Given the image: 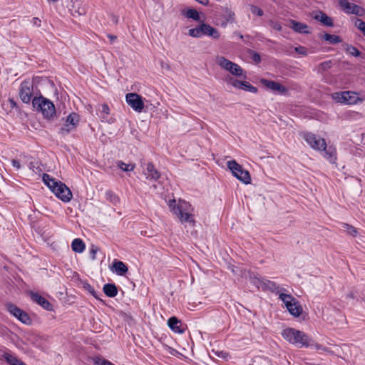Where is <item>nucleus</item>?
<instances>
[{
	"mask_svg": "<svg viewBox=\"0 0 365 365\" xmlns=\"http://www.w3.org/2000/svg\"><path fill=\"white\" fill-rule=\"evenodd\" d=\"M3 357L11 365H26L24 362L9 353H4Z\"/></svg>",
	"mask_w": 365,
	"mask_h": 365,
	"instance_id": "27",
	"label": "nucleus"
},
{
	"mask_svg": "<svg viewBox=\"0 0 365 365\" xmlns=\"http://www.w3.org/2000/svg\"><path fill=\"white\" fill-rule=\"evenodd\" d=\"M33 93V84L29 81H24L20 86L19 96L25 103H29Z\"/></svg>",
	"mask_w": 365,
	"mask_h": 365,
	"instance_id": "12",
	"label": "nucleus"
},
{
	"mask_svg": "<svg viewBox=\"0 0 365 365\" xmlns=\"http://www.w3.org/2000/svg\"><path fill=\"white\" fill-rule=\"evenodd\" d=\"M43 181L63 202H68L72 199L73 195L71 190L62 182L56 180L46 173L43 175Z\"/></svg>",
	"mask_w": 365,
	"mask_h": 365,
	"instance_id": "2",
	"label": "nucleus"
},
{
	"mask_svg": "<svg viewBox=\"0 0 365 365\" xmlns=\"http://www.w3.org/2000/svg\"><path fill=\"white\" fill-rule=\"evenodd\" d=\"M342 227L344 229H345V230L346 231V232L349 235H351L353 237H355L356 235V234H357L356 229L354 227H353V226H351V225H350L349 224L344 223L342 225Z\"/></svg>",
	"mask_w": 365,
	"mask_h": 365,
	"instance_id": "40",
	"label": "nucleus"
},
{
	"mask_svg": "<svg viewBox=\"0 0 365 365\" xmlns=\"http://www.w3.org/2000/svg\"><path fill=\"white\" fill-rule=\"evenodd\" d=\"M29 168L33 170V171L36 172L34 168H35V165H34V162H31L29 163Z\"/></svg>",
	"mask_w": 365,
	"mask_h": 365,
	"instance_id": "56",
	"label": "nucleus"
},
{
	"mask_svg": "<svg viewBox=\"0 0 365 365\" xmlns=\"http://www.w3.org/2000/svg\"><path fill=\"white\" fill-rule=\"evenodd\" d=\"M6 307L7 311L14 317L17 318L21 322L27 325L31 324L32 320L26 312L12 303L7 304Z\"/></svg>",
	"mask_w": 365,
	"mask_h": 365,
	"instance_id": "8",
	"label": "nucleus"
},
{
	"mask_svg": "<svg viewBox=\"0 0 365 365\" xmlns=\"http://www.w3.org/2000/svg\"><path fill=\"white\" fill-rule=\"evenodd\" d=\"M188 34L190 36L195 37V38H200V37L202 36L203 35H202V24L198 27H196L194 29H190L188 31Z\"/></svg>",
	"mask_w": 365,
	"mask_h": 365,
	"instance_id": "33",
	"label": "nucleus"
},
{
	"mask_svg": "<svg viewBox=\"0 0 365 365\" xmlns=\"http://www.w3.org/2000/svg\"><path fill=\"white\" fill-rule=\"evenodd\" d=\"M103 289L105 294L109 297H114L118 294L117 287L114 284H106Z\"/></svg>",
	"mask_w": 365,
	"mask_h": 365,
	"instance_id": "26",
	"label": "nucleus"
},
{
	"mask_svg": "<svg viewBox=\"0 0 365 365\" xmlns=\"http://www.w3.org/2000/svg\"><path fill=\"white\" fill-rule=\"evenodd\" d=\"M98 247H96V245H92L91 247V250H90V255H91V257L92 259H96V253L98 252Z\"/></svg>",
	"mask_w": 365,
	"mask_h": 365,
	"instance_id": "50",
	"label": "nucleus"
},
{
	"mask_svg": "<svg viewBox=\"0 0 365 365\" xmlns=\"http://www.w3.org/2000/svg\"><path fill=\"white\" fill-rule=\"evenodd\" d=\"M323 39L329 41L331 44H336L342 41L340 36L329 34H325L323 36Z\"/></svg>",
	"mask_w": 365,
	"mask_h": 365,
	"instance_id": "30",
	"label": "nucleus"
},
{
	"mask_svg": "<svg viewBox=\"0 0 365 365\" xmlns=\"http://www.w3.org/2000/svg\"><path fill=\"white\" fill-rule=\"evenodd\" d=\"M295 51L299 54H302L303 56L307 55V49L304 46H298L295 47L294 48Z\"/></svg>",
	"mask_w": 365,
	"mask_h": 365,
	"instance_id": "49",
	"label": "nucleus"
},
{
	"mask_svg": "<svg viewBox=\"0 0 365 365\" xmlns=\"http://www.w3.org/2000/svg\"><path fill=\"white\" fill-rule=\"evenodd\" d=\"M118 166L119 168H120L123 171H131V170H133V169L135 168V165L134 164H126L122 161H118Z\"/></svg>",
	"mask_w": 365,
	"mask_h": 365,
	"instance_id": "38",
	"label": "nucleus"
},
{
	"mask_svg": "<svg viewBox=\"0 0 365 365\" xmlns=\"http://www.w3.org/2000/svg\"><path fill=\"white\" fill-rule=\"evenodd\" d=\"M85 288L86 289V290H88V292L91 294L96 299H98V293L96 292V290L94 289V288L93 287H91L90 284H87L86 286H85Z\"/></svg>",
	"mask_w": 365,
	"mask_h": 365,
	"instance_id": "45",
	"label": "nucleus"
},
{
	"mask_svg": "<svg viewBox=\"0 0 365 365\" xmlns=\"http://www.w3.org/2000/svg\"><path fill=\"white\" fill-rule=\"evenodd\" d=\"M180 322L175 317H172L168 321L169 327L175 332L182 334L185 331V329L182 327V325H178Z\"/></svg>",
	"mask_w": 365,
	"mask_h": 365,
	"instance_id": "21",
	"label": "nucleus"
},
{
	"mask_svg": "<svg viewBox=\"0 0 365 365\" xmlns=\"http://www.w3.org/2000/svg\"><path fill=\"white\" fill-rule=\"evenodd\" d=\"M30 295L32 300L41 305L43 308L48 311L52 310V304L46 299L34 292H31Z\"/></svg>",
	"mask_w": 365,
	"mask_h": 365,
	"instance_id": "16",
	"label": "nucleus"
},
{
	"mask_svg": "<svg viewBox=\"0 0 365 365\" xmlns=\"http://www.w3.org/2000/svg\"><path fill=\"white\" fill-rule=\"evenodd\" d=\"M93 362L96 365H115L110 361L101 357H95L93 359Z\"/></svg>",
	"mask_w": 365,
	"mask_h": 365,
	"instance_id": "41",
	"label": "nucleus"
},
{
	"mask_svg": "<svg viewBox=\"0 0 365 365\" xmlns=\"http://www.w3.org/2000/svg\"><path fill=\"white\" fill-rule=\"evenodd\" d=\"M304 139L314 150H321L322 148H326L325 140L319 136H317L314 133H305Z\"/></svg>",
	"mask_w": 365,
	"mask_h": 365,
	"instance_id": "11",
	"label": "nucleus"
},
{
	"mask_svg": "<svg viewBox=\"0 0 365 365\" xmlns=\"http://www.w3.org/2000/svg\"><path fill=\"white\" fill-rule=\"evenodd\" d=\"M313 19L321 22L324 26L330 27L334 26L333 19L322 11H316L313 16Z\"/></svg>",
	"mask_w": 365,
	"mask_h": 365,
	"instance_id": "15",
	"label": "nucleus"
},
{
	"mask_svg": "<svg viewBox=\"0 0 365 365\" xmlns=\"http://www.w3.org/2000/svg\"><path fill=\"white\" fill-rule=\"evenodd\" d=\"M235 17L234 12L229 11L227 13V20H233Z\"/></svg>",
	"mask_w": 365,
	"mask_h": 365,
	"instance_id": "53",
	"label": "nucleus"
},
{
	"mask_svg": "<svg viewBox=\"0 0 365 365\" xmlns=\"http://www.w3.org/2000/svg\"><path fill=\"white\" fill-rule=\"evenodd\" d=\"M354 297H354V294L352 292H349V294H347V295H346V298L354 299Z\"/></svg>",
	"mask_w": 365,
	"mask_h": 365,
	"instance_id": "55",
	"label": "nucleus"
},
{
	"mask_svg": "<svg viewBox=\"0 0 365 365\" xmlns=\"http://www.w3.org/2000/svg\"><path fill=\"white\" fill-rule=\"evenodd\" d=\"M185 15L188 19H192L195 20V21H199L200 20L199 13L195 9H187L185 11Z\"/></svg>",
	"mask_w": 365,
	"mask_h": 365,
	"instance_id": "34",
	"label": "nucleus"
},
{
	"mask_svg": "<svg viewBox=\"0 0 365 365\" xmlns=\"http://www.w3.org/2000/svg\"><path fill=\"white\" fill-rule=\"evenodd\" d=\"M339 4L346 14H355L358 16H363L365 14V9L363 7L350 3L347 0H339Z\"/></svg>",
	"mask_w": 365,
	"mask_h": 365,
	"instance_id": "10",
	"label": "nucleus"
},
{
	"mask_svg": "<svg viewBox=\"0 0 365 365\" xmlns=\"http://www.w3.org/2000/svg\"><path fill=\"white\" fill-rule=\"evenodd\" d=\"M145 178L149 180H157L160 176V173L155 168L152 163H148L145 165V168L143 171Z\"/></svg>",
	"mask_w": 365,
	"mask_h": 365,
	"instance_id": "14",
	"label": "nucleus"
},
{
	"mask_svg": "<svg viewBox=\"0 0 365 365\" xmlns=\"http://www.w3.org/2000/svg\"><path fill=\"white\" fill-rule=\"evenodd\" d=\"M269 26L274 30H277V31H281L282 27V25L277 22V21H269Z\"/></svg>",
	"mask_w": 365,
	"mask_h": 365,
	"instance_id": "46",
	"label": "nucleus"
},
{
	"mask_svg": "<svg viewBox=\"0 0 365 365\" xmlns=\"http://www.w3.org/2000/svg\"><path fill=\"white\" fill-rule=\"evenodd\" d=\"M250 53L252 54V58L253 61L258 63L261 61V57L259 54L254 51H250Z\"/></svg>",
	"mask_w": 365,
	"mask_h": 365,
	"instance_id": "48",
	"label": "nucleus"
},
{
	"mask_svg": "<svg viewBox=\"0 0 365 365\" xmlns=\"http://www.w3.org/2000/svg\"><path fill=\"white\" fill-rule=\"evenodd\" d=\"M71 5H68L69 10L72 14H78L79 16L85 14L86 11L80 0H71Z\"/></svg>",
	"mask_w": 365,
	"mask_h": 365,
	"instance_id": "17",
	"label": "nucleus"
},
{
	"mask_svg": "<svg viewBox=\"0 0 365 365\" xmlns=\"http://www.w3.org/2000/svg\"><path fill=\"white\" fill-rule=\"evenodd\" d=\"M282 337L289 343L297 347H308L311 344V339L304 332L294 328H286L282 331Z\"/></svg>",
	"mask_w": 365,
	"mask_h": 365,
	"instance_id": "3",
	"label": "nucleus"
},
{
	"mask_svg": "<svg viewBox=\"0 0 365 365\" xmlns=\"http://www.w3.org/2000/svg\"><path fill=\"white\" fill-rule=\"evenodd\" d=\"M128 267L124 262L115 260L113 262L111 270L115 272L118 275H124L128 272Z\"/></svg>",
	"mask_w": 365,
	"mask_h": 365,
	"instance_id": "20",
	"label": "nucleus"
},
{
	"mask_svg": "<svg viewBox=\"0 0 365 365\" xmlns=\"http://www.w3.org/2000/svg\"><path fill=\"white\" fill-rule=\"evenodd\" d=\"M241 90L249 91V92H251L253 93H255L257 92V88L256 87L251 85L249 82L244 81H243V83H242V85L241 87Z\"/></svg>",
	"mask_w": 365,
	"mask_h": 365,
	"instance_id": "36",
	"label": "nucleus"
},
{
	"mask_svg": "<svg viewBox=\"0 0 365 365\" xmlns=\"http://www.w3.org/2000/svg\"><path fill=\"white\" fill-rule=\"evenodd\" d=\"M290 27L297 33L307 34L311 33L308 30V26L306 24L298 22L295 20H290Z\"/></svg>",
	"mask_w": 365,
	"mask_h": 365,
	"instance_id": "19",
	"label": "nucleus"
},
{
	"mask_svg": "<svg viewBox=\"0 0 365 365\" xmlns=\"http://www.w3.org/2000/svg\"><path fill=\"white\" fill-rule=\"evenodd\" d=\"M331 67V62L330 61H324L319 65V71H324Z\"/></svg>",
	"mask_w": 365,
	"mask_h": 365,
	"instance_id": "43",
	"label": "nucleus"
},
{
	"mask_svg": "<svg viewBox=\"0 0 365 365\" xmlns=\"http://www.w3.org/2000/svg\"><path fill=\"white\" fill-rule=\"evenodd\" d=\"M227 84L232 85L233 87L241 89L243 81H239L232 76H227L225 79Z\"/></svg>",
	"mask_w": 365,
	"mask_h": 365,
	"instance_id": "31",
	"label": "nucleus"
},
{
	"mask_svg": "<svg viewBox=\"0 0 365 365\" xmlns=\"http://www.w3.org/2000/svg\"><path fill=\"white\" fill-rule=\"evenodd\" d=\"M264 284L266 288L269 289L272 292H279V287L277 285V284L270 280H266L264 282Z\"/></svg>",
	"mask_w": 365,
	"mask_h": 365,
	"instance_id": "39",
	"label": "nucleus"
},
{
	"mask_svg": "<svg viewBox=\"0 0 365 365\" xmlns=\"http://www.w3.org/2000/svg\"><path fill=\"white\" fill-rule=\"evenodd\" d=\"M75 129H76V128L71 126V125L65 123L63 124V125L59 130V133L62 135H66Z\"/></svg>",
	"mask_w": 365,
	"mask_h": 365,
	"instance_id": "37",
	"label": "nucleus"
},
{
	"mask_svg": "<svg viewBox=\"0 0 365 365\" xmlns=\"http://www.w3.org/2000/svg\"><path fill=\"white\" fill-rule=\"evenodd\" d=\"M279 298L284 302L287 310L289 309V308L292 307L293 302H296L297 301L291 294H287L284 293H280L279 295Z\"/></svg>",
	"mask_w": 365,
	"mask_h": 365,
	"instance_id": "23",
	"label": "nucleus"
},
{
	"mask_svg": "<svg viewBox=\"0 0 365 365\" xmlns=\"http://www.w3.org/2000/svg\"><path fill=\"white\" fill-rule=\"evenodd\" d=\"M99 111L101 113V121H108V115L110 113V108L108 106L106 103L101 105V109H99Z\"/></svg>",
	"mask_w": 365,
	"mask_h": 365,
	"instance_id": "32",
	"label": "nucleus"
},
{
	"mask_svg": "<svg viewBox=\"0 0 365 365\" xmlns=\"http://www.w3.org/2000/svg\"><path fill=\"white\" fill-rule=\"evenodd\" d=\"M79 122V115L76 113H70L66 120V123L71 125L74 128H76Z\"/></svg>",
	"mask_w": 365,
	"mask_h": 365,
	"instance_id": "28",
	"label": "nucleus"
},
{
	"mask_svg": "<svg viewBox=\"0 0 365 365\" xmlns=\"http://www.w3.org/2000/svg\"><path fill=\"white\" fill-rule=\"evenodd\" d=\"M215 63L222 69L228 71L232 76L236 77H246L244 75L243 69L237 63L230 61L222 56H217L215 58Z\"/></svg>",
	"mask_w": 365,
	"mask_h": 365,
	"instance_id": "5",
	"label": "nucleus"
},
{
	"mask_svg": "<svg viewBox=\"0 0 365 365\" xmlns=\"http://www.w3.org/2000/svg\"><path fill=\"white\" fill-rule=\"evenodd\" d=\"M347 51L352 56L358 57L361 56V52L354 46H349L347 48Z\"/></svg>",
	"mask_w": 365,
	"mask_h": 365,
	"instance_id": "44",
	"label": "nucleus"
},
{
	"mask_svg": "<svg viewBox=\"0 0 365 365\" xmlns=\"http://www.w3.org/2000/svg\"><path fill=\"white\" fill-rule=\"evenodd\" d=\"M279 298L284 302L287 310L289 309V308L292 307L293 302H296L297 301L291 294H287L284 293H280L279 295Z\"/></svg>",
	"mask_w": 365,
	"mask_h": 365,
	"instance_id": "24",
	"label": "nucleus"
},
{
	"mask_svg": "<svg viewBox=\"0 0 365 365\" xmlns=\"http://www.w3.org/2000/svg\"><path fill=\"white\" fill-rule=\"evenodd\" d=\"M288 311L292 315L299 317L302 313V307L299 302L297 301L292 303V307L289 308Z\"/></svg>",
	"mask_w": 365,
	"mask_h": 365,
	"instance_id": "29",
	"label": "nucleus"
},
{
	"mask_svg": "<svg viewBox=\"0 0 365 365\" xmlns=\"http://www.w3.org/2000/svg\"><path fill=\"white\" fill-rule=\"evenodd\" d=\"M235 34L239 36L240 38L241 39H243L244 38V36L240 34V33H238V32H235L234 33Z\"/></svg>",
	"mask_w": 365,
	"mask_h": 365,
	"instance_id": "57",
	"label": "nucleus"
},
{
	"mask_svg": "<svg viewBox=\"0 0 365 365\" xmlns=\"http://www.w3.org/2000/svg\"><path fill=\"white\" fill-rule=\"evenodd\" d=\"M32 104L34 110L41 112L46 119L51 120L56 116L55 106L47 98L42 96L35 97L32 101Z\"/></svg>",
	"mask_w": 365,
	"mask_h": 365,
	"instance_id": "4",
	"label": "nucleus"
},
{
	"mask_svg": "<svg viewBox=\"0 0 365 365\" xmlns=\"http://www.w3.org/2000/svg\"><path fill=\"white\" fill-rule=\"evenodd\" d=\"M260 82L266 88L280 94L284 95L288 92L287 88L278 82L264 78L261 79Z\"/></svg>",
	"mask_w": 365,
	"mask_h": 365,
	"instance_id": "13",
	"label": "nucleus"
},
{
	"mask_svg": "<svg viewBox=\"0 0 365 365\" xmlns=\"http://www.w3.org/2000/svg\"><path fill=\"white\" fill-rule=\"evenodd\" d=\"M106 197L113 205H116L120 202L119 197L112 191H107L106 192Z\"/></svg>",
	"mask_w": 365,
	"mask_h": 365,
	"instance_id": "35",
	"label": "nucleus"
},
{
	"mask_svg": "<svg viewBox=\"0 0 365 365\" xmlns=\"http://www.w3.org/2000/svg\"><path fill=\"white\" fill-rule=\"evenodd\" d=\"M107 36L110 39V43H113L117 38V36L113 34H108Z\"/></svg>",
	"mask_w": 365,
	"mask_h": 365,
	"instance_id": "54",
	"label": "nucleus"
},
{
	"mask_svg": "<svg viewBox=\"0 0 365 365\" xmlns=\"http://www.w3.org/2000/svg\"><path fill=\"white\" fill-rule=\"evenodd\" d=\"M251 11L252 14H256L259 16H262L263 15V11L256 6H252L251 7Z\"/></svg>",
	"mask_w": 365,
	"mask_h": 365,
	"instance_id": "47",
	"label": "nucleus"
},
{
	"mask_svg": "<svg viewBox=\"0 0 365 365\" xmlns=\"http://www.w3.org/2000/svg\"><path fill=\"white\" fill-rule=\"evenodd\" d=\"M126 103L136 112L140 113L144 108L142 97L135 93H129L125 96Z\"/></svg>",
	"mask_w": 365,
	"mask_h": 365,
	"instance_id": "9",
	"label": "nucleus"
},
{
	"mask_svg": "<svg viewBox=\"0 0 365 365\" xmlns=\"http://www.w3.org/2000/svg\"><path fill=\"white\" fill-rule=\"evenodd\" d=\"M227 167L231 170L232 173L239 180L245 184H250L251 182V177L250 173L243 169V168L238 164L235 160H230L227 162Z\"/></svg>",
	"mask_w": 365,
	"mask_h": 365,
	"instance_id": "7",
	"label": "nucleus"
},
{
	"mask_svg": "<svg viewBox=\"0 0 365 365\" xmlns=\"http://www.w3.org/2000/svg\"><path fill=\"white\" fill-rule=\"evenodd\" d=\"M12 165L16 168L17 170H19L21 168V164L20 162L17 160H11Z\"/></svg>",
	"mask_w": 365,
	"mask_h": 365,
	"instance_id": "51",
	"label": "nucleus"
},
{
	"mask_svg": "<svg viewBox=\"0 0 365 365\" xmlns=\"http://www.w3.org/2000/svg\"><path fill=\"white\" fill-rule=\"evenodd\" d=\"M355 26L360 30L363 34L365 36V21H362L360 19H355L354 22Z\"/></svg>",
	"mask_w": 365,
	"mask_h": 365,
	"instance_id": "42",
	"label": "nucleus"
},
{
	"mask_svg": "<svg viewBox=\"0 0 365 365\" xmlns=\"http://www.w3.org/2000/svg\"><path fill=\"white\" fill-rule=\"evenodd\" d=\"M332 97L337 103L348 105L357 104L363 101L356 93L351 91L336 92L333 93Z\"/></svg>",
	"mask_w": 365,
	"mask_h": 365,
	"instance_id": "6",
	"label": "nucleus"
},
{
	"mask_svg": "<svg viewBox=\"0 0 365 365\" xmlns=\"http://www.w3.org/2000/svg\"><path fill=\"white\" fill-rule=\"evenodd\" d=\"M202 35L208 36L212 37L215 39H218L220 38V33L217 29L212 27L209 24L202 23Z\"/></svg>",
	"mask_w": 365,
	"mask_h": 365,
	"instance_id": "18",
	"label": "nucleus"
},
{
	"mask_svg": "<svg viewBox=\"0 0 365 365\" xmlns=\"http://www.w3.org/2000/svg\"><path fill=\"white\" fill-rule=\"evenodd\" d=\"M170 211L177 216L181 223L188 222L192 225L195 224V219L190 212L192 210L191 205L182 200L178 202L175 199L170 200L168 202Z\"/></svg>",
	"mask_w": 365,
	"mask_h": 365,
	"instance_id": "1",
	"label": "nucleus"
},
{
	"mask_svg": "<svg viewBox=\"0 0 365 365\" xmlns=\"http://www.w3.org/2000/svg\"><path fill=\"white\" fill-rule=\"evenodd\" d=\"M321 150L324 151V156L329 160L331 163H334L336 157V149L331 146L327 147L326 145V148H322Z\"/></svg>",
	"mask_w": 365,
	"mask_h": 365,
	"instance_id": "22",
	"label": "nucleus"
},
{
	"mask_svg": "<svg viewBox=\"0 0 365 365\" xmlns=\"http://www.w3.org/2000/svg\"><path fill=\"white\" fill-rule=\"evenodd\" d=\"M85 244L80 238H76L71 243V248L73 252L77 253H82L85 250Z\"/></svg>",
	"mask_w": 365,
	"mask_h": 365,
	"instance_id": "25",
	"label": "nucleus"
},
{
	"mask_svg": "<svg viewBox=\"0 0 365 365\" xmlns=\"http://www.w3.org/2000/svg\"><path fill=\"white\" fill-rule=\"evenodd\" d=\"M33 24L34 25L39 27L41 26V20L38 18H34L33 19Z\"/></svg>",
	"mask_w": 365,
	"mask_h": 365,
	"instance_id": "52",
	"label": "nucleus"
}]
</instances>
